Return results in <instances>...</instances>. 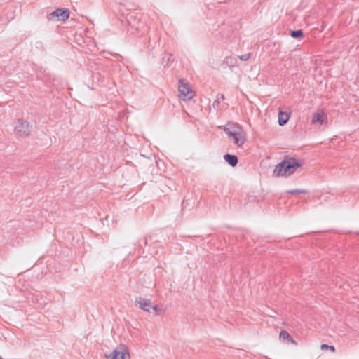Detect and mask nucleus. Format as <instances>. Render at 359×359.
Here are the masks:
<instances>
[{"instance_id": "6e6552de", "label": "nucleus", "mask_w": 359, "mask_h": 359, "mask_svg": "<svg viewBox=\"0 0 359 359\" xmlns=\"http://www.w3.org/2000/svg\"><path fill=\"white\" fill-rule=\"evenodd\" d=\"M51 15L57 18L60 20H66L69 17V11L67 8H58L56 9L53 13H51Z\"/></svg>"}, {"instance_id": "9d476101", "label": "nucleus", "mask_w": 359, "mask_h": 359, "mask_svg": "<svg viewBox=\"0 0 359 359\" xmlns=\"http://www.w3.org/2000/svg\"><path fill=\"white\" fill-rule=\"evenodd\" d=\"M290 118V114L284 112L281 110L278 113V123L280 126L285 125Z\"/></svg>"}, {"instance_id": "7ed1b4c3", "label": "nucleus", "mask_w": 359, "mask_h": 359, "mask_svg": "<svg viewBox=\"0 0 359 359\" xmlns=\"http://www.w3.org/2000/svg\"><path fill=\"white\" fill-rule=\"evenodd\" d=\"M135 305L146 312H151L153 311L155 313L159 314L163 312V310L160 309L157 305H152L149 299L139 297L135 299Z\"/></svg>"}, {"instance_id": "20e7f679", "label": "nucleus", "mask_w": 359, "mask_h": 359, "mask_svg": "<svg viewBox=\"0 0 359 359\" xmlns=\"http://www.w3.org/2000/svg\"><path fill=\"white\" fill-rule=\"evenodd\" d=\"M178 90L180 97L184 101L190 100L196 95L191 85L182 79L179 80Z\"/></svg>"}, {"instance_id": "0eeeda50", "label": "nucleus", "mask_w": 359, "mask_h": 359, "mask_svg": "<svg viewBox=\"0 0 359 359\" xmlns=\"http://www.w3.org/2000/svg\"><path fill=\"white\" fill-rule=\"evenodd\" d=\"M15 126V132L20 136H25L29 133L28 123L22 121H18Z\"/></svg>"}, {"instance_id": "423d86ee", "label": "nucleus", "mask_w": 359, "mask_h": 359, "mask_svg": "<svg viewBox=\"0 0 359 359\" xmlns=\"http://www.w3.org/2000/svg\"><path fill=\"white\" fill-rule=\"evenodd\" d=\"M311 123L312 125H326L328 123L327 112L323 109H318L313 114Z\"/></svg>"}, {"instance_id": "f257e3e1", "label": "nucleus", "mask_w": 359, "mask_h": 359, "mask_svg": "<svg viewBox=\"0 0 359 359\" xmlns=\"http://www.w3.org/2000/svg\"><path fill=\"white\" fill-rule=\"evenodd\" d=\"M302 165V163L293 158H287L276 165L274 174L279 176H289L293 174Z\"/></svg>"}, {"instance_id": "2eb2a0df", "label": "nucleus", "mask_w": 359, "mask_h": 359, "mask_svg": "<svg viewBox=\"0 0 359 359\" xmlns=\"http://www.w3.org/2000/svg\"><path fill=\"white\" fill-rule=\"evenodd\" d=\"M239 58L241 60L245 61V60H248L250 58V56H249V55H244L240 56Z\"/></svg>"}, {"instance_id": "9b49d317", "label": "nucleus", "mask_w": 359, "mask_h": 359, "mask_svg": "<svg viewBox=\"0 0 359 359\" xmlns=\"http://www.w3.org/2000/svg\"><path fill=\"white\" fill-rule=\"evenodd\" d=\"M225 161L231 166H235L238 163V158L234 155L226 154L224 156Z\"/></svg>"}, {"instance_id": "f03ea898", "label": "nucleus", "mask_w": 359, "mask_h": 359, "mask_svg": "<svg viewBox=\"0 0 359 359\" xmlns=\"http://www.w3.org/2000/svg\"><path fill=\"white\" fill-rule=\"evenodd\" d=\"M224 130L237 147H242L246 142V133L241 126L235 123L228 124L224 126Z\"/></svg>"}, {"instance_id": "dca6fc26", "label": "nucleus", "mask_w": 359, "mask_h": 359, "mask_svg": "<svg viewBox=\"0 0 359 359\" xmlns=\"http://www.w3.org/2000/svg\"><path fill=\"white\" fill-rule=\"evenodd\" d=\"M0 359H2V358H0Z\"/></svg>"}, {"instance_id": "ddd939ff", "label": "nucleus", "mask_w": 359, "mask_h": 359, "mask_svg": "<svg viewBox=\"0 0 359 359\" xmlns=\"http://www.w3.org/2000/svg\"><path fill=\"white\" fill-rule=\"evenodd\" d=\"M302 36H303V32L302 30H296V31H292L291 32V36L293 38H298V37H301Z\"/></svg>"}, {"instance_id": "1a4fd4ad", "label": "nucleus", "mask_w": 359, "mask_h": 359, "mask_svg": "<svg viewBox=\"0 0 359 359\" xmlns=\"http://www.w3.org/2000/svg\"><path fill=\"white\" fill-rule=\"evenodd\" d=\"M279 339L283 342L290 343L292 344L296 345L297 342L292 337V336L285 330L280 331L279 334Z\"/></svg>"}, {"instance_id": "39448f33", "label": "nucleus", "mask_w": 359, "mask_h": 359, "mask_svg": "<svg viewBox=\"0 0 359 359\" xmlns=\"http://www.w3.org/2000/svg\"><path fill=\"white\" fill-rule=\"evenodd\" d=\"M107 359H130V355L128 347L124 344H120L116 347L111 353L105 354Z\"/></svg>"}, {"instance_id": "4468645a", "label": "nucleus", "mask_w": 359, "mask_h": 359, "mask_svg": "<svg viewBox=\"0 0 359 359\" xmlns=\"http://www.w3.org/2000/svg\"><path fill=\"white\" fill-rule=\"evenodd\" d=\"M287 192L290 194H298L304 193L305 191L303 190L295 189V190H290V191H287Z\"/></svg>"}, {"instance_id": "f8f14e48", "label": "nucleus", "mask_w": 359, "mask_h": 359, "mask_svg": "<svg viewBox=\"0 0 359 359\" xmlns=\"http://www.w3.org/2000/svg\"><path fill=\"white\" fill-rule=\"evenodd\" d=\"M320 348L323 351L330 350L331 352L334 353L335 351V348L333 346H329L327 344H322L320 346Z\"/></svg>"}]
</instances>
